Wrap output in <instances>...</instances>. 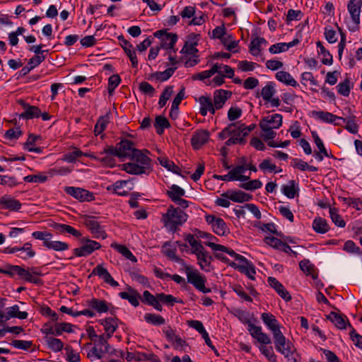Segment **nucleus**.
Instances as JSON below:
<instances>
[{
    "label": "nucleus",
    "mask_w": 362,
    "mask_h": 362,
    "mask_svg": "<svg viewBox=\"0 0 362 362\" xmlns=\"http://www.w3.org/2000/svg\"><path fill=\"white\" fill-rule=\"evenodd\" d=\"M283 117L276 113L264 117L259 122V127L262 131V137L264 141L272 140L275 138L276 133L274 131L282 125Z\"/></svg>",
    "instance_id": "f257e3e1"
},
{
    "label": "nucleus",
    "mask_w": 362,
    "mask_h": 362,
    "mask_svg": "<svg viewBox=\"0 0 362 362\" xmlns=\"http://www.w3.org/2000/svg\"><path fill=\"white\" fill-rule=\"evenodd\" d=\"M230 313L243 324L247 325V331L252 337H257L258 339H262V341L266 340V333L263 332L261 327L257 326L251 322L249 312L240 308H233L230 310Z\"/></svg>",
    "instance_id": "f03ea898"
},
{
    "label": "nucleus",
    "mask_w": 362,
    "mask_h": 362,
    "mask_svg": "<svg viewBox=\"0 0 362 362\" xmlns=\"http://www.w3.org/2000/svg\"><path fill=\"white\" fill-rule=\"evenodd\" d=\"M187 217L185 213L170 206L167 212L163 214L162 221L166 228L170 231L175 232L179 226L187 221Z\"/></svg>",
    "instance_id": "7ed1b4c3"
},
{
    "label": "nucleus",
    "mask_w": 362,
    "mask_h": 362,
    "mask_svg": "<svg viewBox=\"0 0 362 362\" xmlns=\"http://www.w3.org/2000/svg\"><path fill=\"white\" fill-rule=\"evenodd\" d=\"M236 124L234 132L230 134V138L228 139L225 144L226 146H231L236 144H244L245 142V137H246L255 128V124H251L246 126L241 121L233 122Z\"/></svg>",
    "instance_id": "20e7f679"
},
{
    "label": "nucleus",
    "mask_w": 362,
    "mask_h": 362,
    "mask_svg": "<svg viewBox=\"0 0 362 362\" xmlns=\"http://www.w3.org/2000/svg\"><path fill=\"white\" fill-rule=\"evenodd\" d=\"M185 274L189 284L203 293H208L211 291V288L205 286L206 278L197 269H193L191 266H185Z\"/></svg>",
    "instance_id": "39448f33"
},
{
    "label": "nucleus",
    "mask_w": 362,
    "mask_h": 362,
    "mask_svg": "<svg viewBox=\"0 0 362 362\" xmlns=\"http://www.w3.org/2000/svg\"><path fill=\"white\" fill-rule=\"evenodd\" d=\"M95 337L94 346L88 353V358L101 359L106 351H109L110 345L107 342V339L105 334L94 335Z\"/></svg>",
    "instance_id": "423d86ee"
},
{
    "label": "nucleus",
    "mask_w": 362,
    "mask_h": 362,
    "mask_svg": "<svg viewBox=\"0 0 362 362\" xmlns=\"http://www.w3.org/2000/svg\"><path fill=\"white\" fill-rule=\"evenodd\" d=\"M81 245L79 247L73 250V254L75 257H87L94 251L101 248L100 243L87 238H81Z\"/></svg>",
    "instance_id": "0eeeda50"
},
{
    "label": "nucleus",
    "mask_w": 362,
    "mask_h": 362,
    "mask_svg": "<svg viewBox=\"0 0 362 362\" xmlns=\"http://www.w3.org/2000/svg\"><path fill=\"white\" fill-rule=\"evenodd\" d=\"M0 273L7 275L10 277H14L18 274L20 277L29 283H37L38 281L32 278L28 273V270L18 265L7 264L4 267H0Z\"/></svg>",
    "instance_id": "6e6552de"
},
{
    "label": "nucleus",
    "mask_w": 362,
    "mask_h": 362,
    "mask_svg": "<svg viewBox=\"0 0 362 362\" xmlns=\"http://www.w3.org/2000/svg\"><path fill=\"white\" fill-rule=\"evenodd\" d=\"M276 350L289 358L292 356L295 349L292 344L284 336L281 332L274 335Z\"/></svg>",
    "instance_id": "1a4fd4ad"
},
{
    "label": "nucleus",
    "mask_w": 362,
    "mask_h": 362,
    "mask_svg": "<svg viewBox=\"0 0 362 362\" xmlns=\"http://www.w3.org/2000/svg\"><path fill=\"white\" fill-rule=\"evenodd\" d=\"M166 339L171 343L173 348L175 350L185 351L187 346L186 341L176 334L175 330L171 327H165L162 329Z\"/></svg>",
    "instance_id": "9d476101"
},
{
    "label": "nucleus",
    "mask_w": 362,
    "mask_h": 362,
    "mask_svg": "<svg viewBox=\"0 0 362 362\" xmlns=\"http://www.w3.org/2000/svg\"><path fill=\"white\" fill-rule=\"evenodd\" d=\"M84 224L95 238H102L104 240L107 237L106 232L96 217L87 216L84 220Z\"/></svg>",
    "instance_id": "9b49d317"
},
{
    "label": "nucleus",
    "mask_w": 362,
    "mask_h": 362,
    "mask_svg": "<svg viewBox=\"0 0 362 362\" xmlns=\"http://www.w3.org/2000/svg\"><path fill=\"white\" fill-rule=\"evenodd\" d=\"M64 192L78 200L79 202H90L94 200L95 196L93 192L87 189L76 187H65Z\"/></svg>",
    "instance_id": "f8f14e48"
},
{
    "label": "nucleus",
    "mask_w": 362,
    "mask_h": 362,
    "mask_svg": "<svg viewBox=\"0 0 362 362\" xmlns=\"http://www.w3.org/2000/svg\"><path fill=\"white\" fill-rule=\"evenodd\" d=\"M117 158L120 159H130L136 149L132 141L124 139L117 144Z\"/></svg>",
    "instance_id": "ddd939ff"
},
{
    "label": "nucleus",
    "mask_w": 362,
    "mask_h": 362,
    "mask_svg": "<svg viewBox=\"0 0 362 362\" xmlns=\"http://www.w3.org/2000/svg\"><path fill=\"white\" fill-rule=\"evenodd\" d=\"M266 337L267 339L264 341L258 339V337H252L256 339L259 344L258 348L262 354H263L270 362H278L272 346H267V345L272 343V340L267 334H266Z\"/></svg>",
    "instance_id": "4468645a"
},
{
    "label": "nucleus",
    "mask_w": 362,
    "mask_h": 362,
    "mask_svg": "<svg viewBox=\"0 0 362 362\" xmlns=\"http://www.w3.org/2000/svg\"><path fill=\"white\" fill-rule=\"evenodd\" d=\"M312 116L320 121H322L325 123L329 124H334L335 125L339 124V123L337 122L339 120L345 122V119L344 117H338L331 112H325V111H317L314 110L312 112Z\"/></svg>",
    "instance_id": "2eb2a0df"
},
{
    "label": "nucleus",
    "mask_w": 362,
    "mask_h": 362,
    "mask_svg": "<svg viewBox=\"0 0 362 362\" xmlns=\"http://www.w3.org/2000/svg\"><path fill=\"white\" fill-rule=\"evenodd\" d=\"M209 139V132L205 129H199L194 132L191 144L194 149H199Z\"/></svg>",
    "instance_id": "dca6fc26"
},
{
    "label": "nucleus",
    "mask_w": 362,
    "mask_h": 362,
    "mask_svg": "<svg viewBox=\"0 0 362 362\" xmlns=\"http://www.w3.org/2000/svg\"><path fill=\"white\" fill-rule=\"evenodd\" d=\"M19 104L25 109V111L19 115L20 118L24 119H32L40 117V110L38 107L30 105L23 100L19 101Z\"/></svg>",
    "instance_id": "f3484780"
},
{
    "label": "nucleus",
    "mask_w": 362,
    "mask_h": 362,
    "mask_svg": "<svg viewBox=\"0 0 362 362\" xmlns=\"http://www.w3.org/2000/svg\"><path fill=\"white\" fill-rule=\"evenodd\" d=\"M92 275H97L100 278H102L104 281L112 287H117L119 286L117 281H116L110 272L105 269L102 264H98L92 271Z\"/></svg>",
    "instance_id": "a211bd4d"
},
{
    "label": "nucleus",
    "mask_w": 362,
    "mask_h": 362,
    "mask_svg": "<svg viewBox=\"0 0 362 362\" xmlns=\"http://www.w3.org/2000/svg\"><path fill=\"white\" fill-rule=\"evenodd\" d=\"M118 40H119L121 46L122 47L125 54L128 56L129 60L131 61L132 67L137 68L138 59L133 45L129 41L124 39L123 36H119Z\"/></svg>",
    "instance_id": "6ab92c4d"
},
{
    "label": "nucleus",
    "mask_w": 362,
    "mask_h": 362,
    "mask_svg": "<svg viewBox=\"0 0 362 362\" xmlns=\"http://www.w3.org/2000/svg\"><path fill=\"white\" fill-rule=\"evenodd\" d=\"M261 319L267 328L271 330L273 336L281 332L279 323L273 314L270 313H263L261 315Z\"/></svg>",
    "instance_id": "aec40b11"
},
{
    "label": "nucleus",
    "mask_w": 362,
    "mask_h": 362,
    "mask_svg": "<svg viewBox=\"0 0 362 362\" xmlns=\"http://www.w3.org/2000/svg\"><path fill=\"white\" fill-rule=\"evenodd\" d=\"M269 285L273 288L279 296L286 301H290L291 296L288 291L284 288V285L279 282L276 278L270 276L267 279Z\"/></svg>",
    "instance_id": "412c9836"
},
{
    "label": "nucleus",
    "mask_w": 362,
    "mask_h": 362,
    "mask_svg": "<svg viewBox=\"0 0 362 362\" xmlns=\"http://www.w3.org/2000/svg\"><path fill=\"white\" fill-rule=\"evenodd\" d=\"M21 206L20 201L9 196H4L0 198L1 209L18 211L21 209Z\"/></svg>",
    "instance_id": "4be33fe9"
},
{
    "label": "nucleus",
    "mask_w": 362,
    "mask_h": 362,
    "mask_svg": "<svg viewBox=\"0 0 362 362\" xmlns=\"http://www.w3.org/2000/svg\"><path fill=\"white\" fill-rule=\"evenodd\" d=\"M222 196L226 197L234 202L243 203L248 202L252 199V195L247 194L243 191L228 190L224 192Z\"/></svg>",
    "instance_id": "5701e85b"
},
{
    "label": "nucleus",
    "mask_w": 362,
    "mask_h": 362,
    "mask_svg": "<svg viewBox=\"0 0 362 362\" xmlns=\"http://www.w3.org/2000/svg\"><path fill=\"white\" fill-rule=\"evenodd\" d=\"M128 292L122 291L119 293V296L124 300H127L129 303L134 307H138L139 305L140 294L137 291L131 286L127 287Z\"/></svg>",
    "instance_id": "b1692460"
},
{
    "label": "nucleus",
    "mask_w": 362,
    "mask_h": 362,
    "mask_svg": "<svg viewBox=\"0 0 362 362\" xmlns=\"http://www.w3.org/2000/svg\"><path fill=\"white\" fill-rule=\"evenodd\" d=\"M194 255L197 256L198 264L201 269L206 272L210 271L211 262L213 258L209 253L205 250L204 247H203V250L197 251Z\"/></svg>",
    "instance_id": "393cba45"
},
{
    "label": "nucleus",
    "mask_w": 362,
    "mask_h": 362,
    "mask_svg": "<svg viewBox=\"0 0 362 362\" xmlns=\"http://www.w3.org/2000/svg\"><path fill=\"white\" fill-rule=\"evenodd\" d=\"M232 93L229 90L219 89L214 93V105L216 110L223 107L226 100L230 98Z\"/></svg>",
    "instance_id": "a878e982"
},
{
    "label": "nucleus",
    "mask_w": 362,
    "mask_h": 362,
    "mask_svg": "<svg viewBox=\"0 0 362 362\" xmlns=\"http://www.w3.org/2000/svg\"><path fill=\"white\" fill-rule=\"evenodd\" d=\"M327 319L334 323L338 329H344L348 325L351 329H352L353 327L349 322L346 320V317L344 315H341L335 312H331L328 315H327Z\"/></svg>",
    "instance_id": "bb28decb"
},
{
    "label": "nucleus",
    "mask_w": 362,
    "mask_h": 362,
    "mask_svg": "<svg viewBox=\"0 0 362 362\" xmlns=\"http://www.w3.org/2000/svg\"><path fill=\"white\" fill-rule=\"evenodd\" d=\"M51 227L54 229L58 233H68L71 235L72 236L79 238L81 237V233L72 227L70 225L59 223H53L51 225Z\"/></svg>",
    "instance_id": "cd10ccee"
},
{
    "label": "nucleus",
    "mask_w": 362,
    "mask_h": 362,
    "mask_svg": "<svg viewBox=\"0 0 362 362\" xmlns=\"http://www.w3.org/2000/svg\"><path fill=\"white\" fill-rule=\"evenodd\" d=\"M199 103L200 104L199 113L202 116H206L208 112L212 115L215 114L216 107L209 97L200 96Z\"/></svg>",
    "instance_id": "c85d7f7f"
},
{
    "label": "nucleus",
    "mask_w": 362,
    "mask_h": 362,
    "mask_svg": "<svg viewBox=\"0 0 362 362\" xmlns=\"http://www.w3.org/2000/svg\"><path fill=\"white\" fill-rule=\"evenodd\" d=\"M86 304L93 311L95 310L98 313H105L109 310V304L104 300L93 298L88 300Z\"/></svg>",
    "instance_id": "c756f323"
},
{
    "label": "nucleus",
    "mask_w": 362,
    "mask_h": 362,
    "mask_svg": "<svg viewBox=\"0 0 362 362\" xmlns=\"http://www.w3.org/2000/svg\"><path fill=\"white\" fill-rule=\"evenodd\" d=\"M127 173L131 175H147L152 171L148 170L147 167H143L136 163H127L124 164L123 168Z\"/></svg>",
    "instance_id": "7c9ffc66"
},
{
    "label": "nucleus",
    "mask_w": 362,
    "mask_h": 362,
    "mask_svg": "<svg viewBox=\"0 0 362 362\" xmlns=\"http://www.w3.org/2000/svg\"><path fill=\"white\" fill-rule=\"evenodd\" d=\"M361 5V0H350L348 2L347 8L351 15V21H355L356 23H360Z\"/></svg>",
    "instance_id": "2f4dec72"
},
{
    "label": "nucleus",
    "mask_w": 362,
    "mask_h": 362,
    "mask_svg": "<svg viewBox=\"0 0 362 362\" xmlns=\"http://www.w3.org/2000/svg\"><path fill=\"white\" fill-rule=\"evenodd\" d=\"M141 301L148 305L152 306L158 311L160 312L163 310L162 305L159 303V300L158 298V293H156V296H153L148 291H144Z\"/></svg>",
    "instance_id": "473e14b6"
},
{
    "label": "nucleus",
    "mask_w": 362,
    "mask_h": 362,
    "mask_svg": "<svg viewBox=\"0 0 362 362\" xmlns=\"http://www.w3.org/2000/svg\"><path fill=\"white\" fill-rule=\"evenodd\" d=\"M118 319L107 317L100 320V324L104 327L107 338H110L118 327Z\"/></svg>",
    "instance_id": "72a5a7b5"
},
{
    "label": "nucleus",
    "mask_w": 362,
    "mask_h": 362,
    "mask_svg": "<svg viewBox=\"0 0 362 362\" xmlns=\"http://www.w3.org/2000/svg\"><path fill=\"white\" fill-rule=\"evenodd\" d=\"M130 159L134 160L135 163H139L143 167H147L148 170L153 171L151 158L142 153L140 150L136 148L134 153V156H132Z\"/></svg>",
    "instance_id": "f704fd0d"
},
{
    "label": "nucleus",
    "mask_w": 362,
    "mask_h": 362,
    "mask_svg": "<svg viewBox=\"0 0 362 362\" xmlns=\"http://www.w3.org/2000/svg\"><path fill=\"white\" fill-rule=\"evenodd\" d=\"M267 43V42L264 37H255L252 40L249 45L250 53L255 57L260 56L262 50V45Z\"/></svg>",
    "instance_id": "c9c22d12"
},
{
    "label": "nucleus",
    "mask_w": 362,
    "mask_h": 362,
    "mask_svg": "<svg viewBox=\"0 0 362 362\" xmlns=\"http://www.w3.org/2000/svg\"><path fill=\"white\" fill-rule=\"evenodd\" d=\"M110 246L112 248L117 250L119 254H121L127 259H128L134 263L137 262V258L133 255V253L130 251V250L125 245L117 244V243H112Z\"/></svg>",
    "instance_id": "e433bc0d"
},
{
    "label": "nucleus",
    "mask_w": 362,
    "mask_h": 362,
    "mask_svg": "<svg viewBox=\"0 0 362 362\" xmlns=\"http://www.w3.org/2000/svg\"><path fill=\"white\" fill-rule=\"evenodd\" d=\"M313 229L317 233L324 234L329 230V226L326 219L316 217L312 223Z\"/></svg>",
    "instance_id": "4c0bfd02"
},
{
    "label": "nucleus",
    "mask_w": 362,
    "mask_h": 362,
    "mask_svg": "<svg viewBox=\"0 0 362 362\" xmlns=\"http://www.w3.org/2000/svg\"><path fill=\"white\" fill-rule=\"evenodd\" d=\"M35 255L36 252L33 249L32 244L30 242H27L21 247L20 251L18 252L16 256L23 260H28L34 257Z\"/></svg>",
    "instance_id": "58836bf2"
},
{
    "label": "nucleus",
    "mask_w": 362,
    "mask_h": 362,
    "mask_svg": "<svg viewBox=\"0 0 362 362\" xmlns=\"http://www.w3.org/2000/svg\"><path fill=\"white\" fill-rule=\"evenodd\" d=\"M44 340L48 349L53 352L61 351L64 348V343L59 339L51 336H45Z\"/></svg>",
    "instance_id": "ea45409f"
},
{
    "label": "nucleus",
    "mask_w": 362,
    "mask_h": 362,
    "mask_svg": "<svg viewBox=\"0 0 362 362\" xmlns=\"http://www.w3.org/2000/svg\"><path fill=\"white\" fill-rule=\"evenodd\" d=\"M275 76L279 81L287 86H291L294 88L298 86V83H297V81L287 71H279L276 72Z\"/></svg>",
    "instance_id": "a19ab883"
},
{
    "label": "nucleus",
    "mask_w": 362,
    "mask_h": 362,
    "mask_svg": "<svg viewBox=\"0 0 362 362\" xmlns=\"http://www.w3.org/2000/svg\"><path fill=\"white\" fill-rule=\"evenodd\" d=\"M221 42L226 47V49L233 53L238 52L235 49L239 46V40H235L232 34H227L225 37L221 40Z\"/></svg>",
    "instance_id": "79ce46f5"
},
{
    "label": "nucleus",
    "mask_w": 362,
    "mask_h": 362,
    "mask_svg": "<svg viewBox=\"0 0 362 362\" xmlns=\"http://www.w3.org/2000/svg\"><path fill=\"white\" fill-rule=\"evenodd\" d=\"M216 257L218 259H221L222 262L228 264L230 267H232L233 268H234L237 270H238V267H239V265L247 266L250 263H251V262L248 261L245 257H243V255H240L236 259V261H238V263H235L233 262H230V260L228 259V258H227L225 256L218 255V254H216Z\"/></svg>",
    "instance_id": "37998d69"
},
{
    "label": "nucleus",
    "mask_w": 362,
    "mask_h": 362,
    "mask_svg": "<svg viewBox=\"0 0 362 362\" xmlns=\"http://www.w3.org/2000/svg\"><path fill=\"white\" fill-rule=\"evenodd\" d=\"M291 165L293 168L299 169L300 170H302V171H305V170H308L310 172H317L318 171V168L313 166V165H310L307 162L303 160L302 159L297 158L292 159Z\"/></svg>",
    "instance_id": "c03bdc74"
},
{
    "label": "nucleus",
    "mask_w": 362,
    "mask_h": 362,
    "mask_svg": "<svg viewBox=\"0 0 362 362\" xmlns=\"http://www.w3.org/2000/svg\"><path fill=\"white\" fill-rule=\"evenodd\" d=\"M166 194L173 202H175L185 195V191L177 185H172L170 187L169 190L166 192Z\"/></svg>",
    "instance_id": "a18cd8bd"
},
{
    "label": "nucleus",
    "mask_w": 362,
    "mask_h": 362,
    "mask_svg": "<svg viewBox=\"0 0 362 362\" xmlns=\"http://www.w3.org/2000/svg\"><path fill=\"white\" fill-rule=\"evenodd\" d=\"M177 40V35L174 33H167L161 40V47L166 50L173 49Z\"/></svg>",
    "instance_id": "49530a36"
},
{
    "label": "nucleus",
    "mask_w": 362,
    "mask_h": 362,
    "mask_svg": "<svg viewBox=\"0 0 362 362\" xmlns=\"http://www.w3.org/2000/svg\"><path fill=\"white\" fill-rule=\"evenodd\" d=\"M129 183L127 180H118L113 183L112 185L107 187L108 190H112L115 194L119 196L128 195V191L123 189V188Z\"/></svg>",
    "instance_id": "de8ad7c7"
},
{
    "label": "nucleus",
    "mask_w": 362,
    "mask_h": 362,
    "mask_svg": "<svg viewBox=\"0 0 362 362\" xmlns=\"http://www.w3.org/2000/svg\"><path fill=\"white\" fill-rule=\"evenodd\" d=\"M275 83L272 81L268 82L265 86L262 88L261 90V96L264 99V101L267 102L271 100L275 93Z\"/></svg>",
    "instance_id": "09e8293b"
},
{
    "label": "nucleus",
    "mask_w": 362,
    "mask_h": 362,
    "mask_svg": "<svg viewBox=\"0 0 362 362\" xmlns=\"http://www.w3.org/2000/svg\"><path fill=\"white\" fill-rule=\"evenodd\" d=\"M281 192L288 198L293 199L298 192V189L296 187V181L289 180L287 185H282Z\"/></svg>",
    "instance_id": "8fccbe9b"
},
{
    "label": "nucleus",
    "mask_w": 362,
    "mask_h": 362,
    "mask_svg": "<svg viewBox=\"0 0 362 362\" xmlns=\"http://www.w3.org/2000/svg\"><path fill=\"white\" fill-rule=\"evenodd\" d=\"M6 312L8 314V317L9 319L12 317L18 318L20 320H24L28 317V313L25 311H20L19 306L18 305H14L11 307H8L6 308Z\"/></svg>",
    "instance_id": "3c124183"
},
{
    "label": "nucleus",
    "mask_w": 362,
    "mask_h": 362,
    "mask_svg": "<svg viewBox=\"0 0 362 362\" xmlns=\"http://www.w3.org/2000/svg\"><path fill=\"white\" fill-rule=\"evenodd\" d=\"M206 245L210 247L214 251H222L227 254H228L230 257H233L235 260L240 255L236 253L233 250L228 248L224 245L216 244L214 243L208 242L206 243Z\"/></svg>",
    "instance_id": "603ef678"
},
{
    "label": "nucleus",
    "mask_w": 362,
    "mask_h": 362,
    "mask_svg": "<svg viewBox=\"0 0 362 362\" xmlns=\"http://www.w3.org/2000/svg\"><path fill=\"white\" fill-rule=\"evenodd\" d=\"M154 127L158 134L160 135L163 133L165 129L170 127L168 120L163 116H157L155 119Z\"/></svg>",
    "instance_id": "864d4df0"
},
{
    "label": "nucleus",
    "mask_w": 362,
    "mask_h": 362,
    "mask_svg": "<svg viewBox=\"0 0 362 362\" xmlns=\"http://www.w3.org/2000/svg\"><path fill=\"white\" fill-rule=\"evenodd\" d=\"M45 247L60 252L67 250L69 248V246L65 242L49 240V241L45 243Z\"/></svg>",
    "instance_id": "5fc2aeb1"
},
{
    "label": "nucleus",
    "mask_w": 362,
    "mask_h": 362,
    "mask_svg": "<svg viewBox=\"0 0 362 362\" xmlns=\"http://www.w3.org/2000/svg\"><path fill=\"white\" fill-rule=\"evenodd\" d=\"M316 45L319 49V53L322 55V63L325 65H331L333 62L332 54L325 49L321 42H317Z\"/></svg>",
    "instance_id": "6e6d98bb"
},
{
    "label": "nucleus",
    "mask_w": 362,
    "mask_h": 362,
    "mask_svg": "<svg viewBox=\"0 0 362 362\" xmlns=\"http://www.w3.org/2000/svg\"><path fill=\"white\" fill-rule=\"evenodd\" d=\"M329 216L332 222L338 227L344 228L346 226L345 221L342 218L341 215L339 214V211L337 208H329Z\"/></svg>",
    "instance_id": "4d7b16f0"
},
{
    "label": "nucleus",
    "mask_w": 362,
    "mask_h": 362,
    "mask_svg": "<svg viewBox=\"0 0 362 362\" xmlns=\"http://www.w3.org/2000/svg\"><path fill=\"white\" fill-rule=\"evenodd\" d=\"M147 323L158 326L165 323V319L159 315L155 313H146L144 317Z\"/></svg>",
    "instance_id": "13d9d810"
},
{
    "label": "nucleus",
    "mask_w": 362,
    "mask_h": 362,
    "mask_svg": "<svg viewBox=\"0 0 362 362\" xmlns=\"http://www.w3.org/2000/svg\"><path fill=\"white\" fill-rule=\"evenodd\" d=\"M158 160L160 165L165 168L169 171L179 174L180 168L176 165L173 161L169 160L166 157H159L158 158Z\"/></svg>",
    "instance_id": "bf43d9fd"
},
{
    "label": "nucleus",
    "mask_w": 362,
    "mask_h": 362,
    "mask_svg": "<svg viewBox=\"0 0 362 362\" xmlns=\"http://www.w3.org/2000/svg\"><path fill=\"white\" fill-rule=\"evenodd\" d=\"M213 230L218 235L223 236L227 234L228 232V228L221 218H218L215 224H214Z\"/></svg>",
    "instance_id": "052dcab7"
},
{
    "label": "nucleus",
    "mask_w": 362,
    "mask_h": 362,
    "mask_svg": "<svg viewBox=\"0 0 362 362\" xmlns=\"http://www.w3.org/2000/svg\"><path fill=\"white\" fill-rule=\"evenodd\" d=\"M63 332H73L72 325L68 322L56 323L54 325L55 336H60Z\"/></svg>",
    "instance_id": "680f3d73"
},
{
    "label": "nucleus",
    "mask_w": 362,
    "mask_h": 362,
    "mask_svg": "<svg viewBox=\"0 0 362 362\" xmlns=\"http://www.w3.org/2000/svg\"><path fill=\"white\" fill-rule=\"evenodd\" d=\"M158 298L159 303H163L167 305L173 306L175 303H181L180 300H178L170 294H165L164 293H158Z\"/></svg>",
    "instance_id": "e2e57ef3"
},
{
    "label": "nucleus",
    "mask_w": 362,
    "mask_h": 362,
    "mask_svg": "<svg viewBox=\"0 0 362 362\" xmlns=\"http://www.w3.org/2000/svg\"><path fill=\"white\" fill-rule=\"evenodd\" d=\"M185 240L192 247L191 253H197L199 250H203V245L201 243L197 240L192 234H188L186 235Z\"/></svg>",
    "instance_id": "0e129e2a"
},
{
    "label": "nucleus",
    "mask_w": 362,
    "mask_h": 362,
    "mask_svg": "<svg viewBox=\"0 0 362 362\" xmlns=\"http://www.w3.org/2000/svg\"><path fill=\"white\" fill-rule=\"evenodd\" d=\"M350 83L351 82L349 78H346L340 82L336 87L338 93L343 96H348L351 90Z\"/></svg>",
    "instance_id": "69168bd1"
},
{
    "label": "nucleus",
    "mask_w": 362,
    "mask_h": 362,
    "mask_svg": "<svg viewBox=\"0 0 362 362\" xmlns=\"http://www.w3.org/2000/svg\"><path fill=\"white\" fill-rule=\"evenodd\" d=\"M83 152L77 148H74V151L64 155L63 160L72 163H74L78 158L82 157Z\"/></svg>",
    "instance_id": "338daca9"
},
{
    "label": "nucleus",
    "mask_w": 362,
    "mask_h": 362,
    "mask_svg": "<svg viewBox=\"0 0 362 362\" xmlns=\"http://www.w3.org/2000/svg\"><path fill=\"white\" fill-rule=\"evenodd\" d=\"M120 82L121 78L117 74H114L109 78L107 90L110 95L114 93L115 88L119 85Z\"/></svg>",
    "instance_id": "774afa93"
}]
</instances>
